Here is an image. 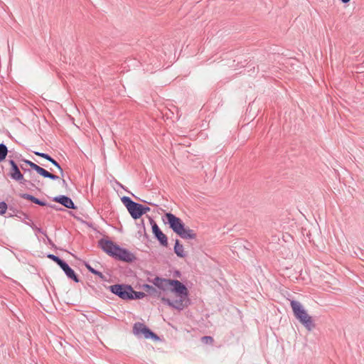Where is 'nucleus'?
<instances>
[{
  "mask_svg": "<svg viewBox=\"0 0 364 364\" xmlns=\"http://www.w3.org/2000/svg\"><path fill=\"white\" fill-rule=\"evenodd\" d=\"M34 154L37 156H39L41 157L46 159V160H47V159H48V156H49L48 154L38 152V151H34Z\"/></svg>",
  "mask_w": 364,
  "mask_h": 364,
  "instance_id": "nucleus-27",
  "label": "nucleus"
},
{
  "mask_svg": "<svg viewBox=\"0 0 364 364\" xmlns=\"http://www.w3.org/2000/svg\"><path fill=\"white\" fill-rule=\"evenodd\" d=\"M165 217L173 231L177 235L181 234V231H182L184 226L182 220L171 213H166Z\"/></svg>",
  "mask_w": 364,
  "mask_h": 364,
  "instance_id": "nucleus-6",
  "label": "nucleus"
},
{
  "mask_svg": "<svg viewBox=\"0 0 364 364\" xmlns=\"http://www.w3.org/2000/svg\"><path fill=\"white\" fill-rule=\"evenodd\" d=\"M150 282L153 283L154 286L159 289L166 291L171 288V291L174 292L178 299L172 301L169 299L162 297L161 301L167 304L168 306L178 309L183 310L188 304V291L186 287L178 280L163 279L159 277H156L152 280H149Z\"/></svg>",
  "mask_w": 364,
  "mask_h": 364,
  "instance_id": "nucleus-1",
  "label": "nucleus"
},
{
  "mask_svg": "<svg viewBox=\"0 0 364 364\" xmlns=\"http://www.w3.org/2000/svg\"><path fill=\"white\" fill-rule=\"evenodd\" d=\"M291 307L294 316L308 331H312L315 328L312 317L308 314L299 301L292 300L291 301Z\"/></svg>",
  "mask_w": 364,
  "mask_h": 364,
  "instance_id": "nucleus-2",
  "label": "nucleus"
},
{
  "mask_svg": "<svg viewBox=\"0 0 364 364\" xmlns=\"http://www.w3.org/2000/svg\"><path fill=\"white\" fill-rule=\"evenodd\" d=\"M21 169H22V170H23L24 171H27V169H26V168L23 167V165H21Z\"/></svg>",
  "mask_w": 364,
  "mask_h": 364,
  "instance_id": "nucleus-34",
  "label": "nucleus"
},
{
  "mask_svg": "<svg viewBox=\"0 0 364 364\" xmlns=\"http://www.w3.org/2000/svg\"><path fill=\"white\" fill-rule=\"evenodd\" d=\"M141 216L150 210V208L149 207L144 206L141 204Z\"/></svg>",
  "mask_w": 364,
  "mask_h": 364,
  "instance_id": "nucleus-28",
  "label": "nucleus"
},
{
  "mask_svg": "<svg viewBox=\"0 0 364 364\" xmlns=\"http://www.w3.org/2000/svg\"><path fill=\"white\" fill-rule=\"evenodd\" d=\"M21 197L23 199H26V200L32 201L34 196H33L30 194H28V193H23V194H21Z\"/></svg>",
  "mask_w": 364,
  "mask_h": 364,
  "instance_id": "nucleus-24",
  "label": "nucleus"
},
{
  "mask_svg": "<svg viewBox=\"0 0 364 364\" xmlns=\"http://www.w3.org/2000/svg\"><path fill=\"white\" fill-rule=\"evenodd\" d=\"M59 170L60 173H63V168H61L60 165L55 161L52 163Z\"/></svg>",
  "mask_w": 364,
  "mask_h": 364,
  "instance_id": "nucleus-29",
  "label": "nucleus"
},
{
  "mask_svg": "<svg viewBox=\"0 0 364 364\" xmlns=\"http://www.w3.org/2000/svg\"><path fill=\"white\" fill-rule=\"evenodd\" d=\"M350 0H341V1L344 4H346L348 2H349Z\"/></svg>",
  "mask_w": 364,
  "mask_h": 364,
  "instance_id": "nucleus-33",
  "label": "nucleus"
},
{
  "mask_svg": "<svg viewBox=\"0 0 364 364\" xmlns=\"http://www.w3.org/2000/svg\"><path fill=\"white\" fill-rule=\"evenodd\" d=\"M63 185L64 186H67V183H66V181H65L63 178Z\"/></svg>",
  "mask_w": 364,
  "mask_h": 364,
  "instance_id": "nucleus-32",
  "label": "nucleus"
},
{
  "mask_svg": "<svg viewBox=\"0 0 364 364\" xmlns=\"http://www.w3.org/2000/svg\"><path fill=\"white\" fill-rule=\"evenodd\" d=\"M173 250L178 257L181 258L186 257V254L184 251L183 246L179 243L178 240H176Z\"/></svg>",
  "mask_w": 364,
  "mask_h": 364,
  "instance_id": "nucleus-14",
  "label": "nucleus"
},
{
  "mask_svg": "<svg viewBox=\"0 0 364 364\" xmlns=\"http://www.w3.org/2000/svg\"><path fill=\"white\" fill-rule=\"evenodd\" d=\"M22 161L24 162L25 164L29 165L32 169H33V166H34V165H36L35 163H33L29 160H27V159H23V160H22Z\"/></svg>",
  "mask_w": 364,
  "mask_h": 364,
  "instance_id": "nucleus-30",
  "label": "nucleus"
},
{
  "mask_svg": "<svg viewBox=\"0 0 364 364\" xmlns=\"http://www.w3.org/2000/svg\"><path fill=\"white\" fill-rule=\"evenodd\" d=\"M49 206H50V208H55V205H50Z\"/></svg>",
  "mask_w": 364,
  "mask_h": 364,
  "instance_id": "nucleus-35",
  "label": "nucleus"
},
{
  "mask_svg": "<svg viewBox=\"0 0 364 364\" xmlns=\"http://www.w3.org/2000/svg\"><path fill=\"white\" fill-rule=\"evenodd\" d=\"M110 291L122 299H130V293H133V289L130 285L114 284L110 286Z\"/></svg>",
  "mask_w": 364,
  "mask_h": 364,
  "instance_id": "nucleus-4",
  "label": "nucleus"
},
{
  "mask_svg": "<svg viewBox=\"0 0 364 364\" xmlns=\"http://www.w3.org/2000/svg\"><path fill=\"white\" fill-rule=\"evenodd\" d=\"M32 202H33V203H36V204H38V205H41V206H46V205H47L46 202H45V201H42V200H41L38 199V198H36V197H33V199Z\"/></svg>",
  "mask_w": 364,
  "mask_h": 364,
  "instance_id": "nucleus-22",
  "label": "nucleus"
},
{
  "mask_svg": "<svg viewBox=\"0 0 364 364\" xmlns=\"http://www.w3.org/2000/svg\"><path fill=\"white\" fill-rule=\"evenodd\" d=\"M152 232L154 235V236L157 238V240L160 242V243L166 247L168 245V239L166 235H164L157 224L156 223H154L152 225Z\"/></svg>",
  "mask_w": 364,
  "mask_h": 364,
  "instance_id": "nucleus-10",
  "label": "nucleus"
},
{
  "mask_svg": "<svg viewBox=\"0 0 364 364\" xmlns=\"http://www.w3.org/2000/svg\"><path fill=\"white\" fill-rule=\"evenodd\" d=\"M60 267L64 271L65 274L67 275L68 278L72 279L75 282H79V279L76 276L75 272L72 268L70 267V266L65 262H63L62 264H60Z\"/></svg>",
  "mask_w": 364,
  "mask_h": 364,
  "instance_id": "nucleus-12",
  "label": "nucleus"
},
{
  "mask_svg": "<svg viewBox=\"0 0 364 364\" xmlns=\"http://www.w3.org/2000/svg\"><path fill=\"white\" fill-rule=\"evenodd\" d=\"M143 289L146 290V291L150 295L153 296H159L160 292L153 286L149 284H144Z\"/></svg>",
  "mask_w": 364,
  "mask_h": 364,
  "instance_id": "nucleus-15",
  "label": "nucleus"
},
{
  "mask_svg": "<svg viewBox=\"0 0 364 364\" xmlns=\"http://www.w3.org/2000/svg\"><path fill=\"white\" fill-rule=\"evenodd\" d=\"M41 176H43L44 178H50L51 180H58L59 178V176L50 173L46 169H44L43 171H42V174Z\"/></svg>",
  "mask_w": 364,
  "mask_h": 364,
  "instance_id": "nucleus-18",
  "label": "nucleus"
},
{
  "mask_svg": "<svg viewBox=\"0 0 364 364\" xmlns=\"http://www.w3.org/2000/svg\"><path fill=\"white\" fill-rule=\"evenodd\" d=\"M8 149L4 144H0V162L4 161L7 155Z\"/></svg>",
  "mask_w": 364,
  "mask_h": 364,
  "instance_id": "nucleus-16",
  "label": "nucleus"
},
{
  "mask_svg": "<svg viewBox=\"0 0 364 364\" xmlns=\"http://www.w3.org/2000/svg\"><path fill=\"white\" fill-rule=\"evenodd\" d=\"M21 197L23 199H26V200L32 201L34 196H33L30 194H28V193H23V194H21Z\"/></svg>",
  "mask_w": 364,
  "mask_h": 364,
  "instance_id": "nucleus-25",
  "label": "nucleus"
},
{
  "mask_svg": "<svg viewBox=\"0 0 364 364\" xmlns=\"http://www.w3.org/2000/svg\"><path fill=\"white\" fill-rule=\"evenodd\" d=\"M9 164L11 165L10 169V177L16 181H18L21 184H26L28 181L23 178V174L21 173L19 168L14 160H10Z\"/></svg>",
  "mask_w": 364,
  "mask_h": 364,
  "instance_id": "nucleus-7",
  "label": "nucleus"
},
{
  "mask_svg": "<svg viewBox=\"0 0 364 364\" xmlns=\"http://www.w3.org/2000/svg\"><path fill=\"white\" fill-rule=\"evenodd\" d=\"M129 296H132L130 299H143L146 294L141 291H135L133 290V293H130Z\"/></svg>",
  "mask_w": 364,
  "mask_h": 364,
  "instance_id": "nucleus-17",
  "label": "nucleus"
},
{
  "mask_svg": "<svg viewBox=\"0 0 364 364\" xmlns=\"http://www.w3.org/2000/svg\"><path fill=\"white\" fill-rule=\"evenodd\" d=\"M55 202L59 203L67 208L75 209V205L72 199L65 196H58L53 198Z\"/></svg>",
  "mask_w": 364,
  "mask_h": 364,
  "instance_id": "nucleus-11",
  "label": "nucleus"
},
{
  "mask_svg": "<svg viewBox=\"0 0 364 364\" xmlns=\"http://www.w3.org/2000/svg\"><path fill=\"white\" fill-rule=\"evenodd\" d=\"M61 178H63L64 177V172L63 171V173H60Z\"/></svg>",
  "mask_w": 364,
  "mask_h": 364,
  "instance_id": "nucleus-36",
  "label": "nucleus"
},
{
  "mask_svg": "<svg viewBox=\"0 0 364 364\" xmlns=\"http://www.w3.org/2000/svg\"><path fill=\"white\" fill-rule=\"evenodd\" d=\"M33 169L35 170L40 175L42 174V171H43V170H44V168H41V166H38L37 164L34 165V166H33Z\"/></svg>",
  "mask_w": 364,
  "mask_h": 364,
  "instance_id": "nucleus-26",
  "label": "nucleus"
},
{
  "mask_svg": "<svg viewBox=\"0 0 364 364\" xmlns=\"http://www.w3.org/2000/svg\"><path fill=\"white\" fill-rule=\"evenodd\" d=\"M7 205L5 202L0 203V215H3L6 212Z\"/></svg>",
  "mask_w": 364,
  "mask_h": 364,
  "instance_id": "nucleus-21",
  "label": "nucleus"
},
{
  "mask_svg": "<svg viewBox=\"0 0 364 364\" xmlns=\"http://www.w3.org/2000/svg\"><path fill=\"white\" fill-rule=\"evenodd\" d=\"M47 160L51 163H53L54 161V159H53L50 155L48 156V159H47Z\"/></svg>",
  "mask_w": 364,
  "mask_h": 364,
  "instance_id": "nucleus-31",
  "label": "nucleus"
},
{
  "mask_svg": "<svg viewBox=\"0 0 364 364\" xmlns=\"http://www.w3.org/2000/svg\"><path fill=\"white\" fill-rule=\"evenodd\" d=\"M99 246L107 253L109 255L113 257L118 245H116L111 240L102 239L99 241Z\"/></svg>",
  "mask_w": 364,
  "mask_h": 364,
  "instance_id": "nucleus-9",
  "label": "nucleus"
},
{
  "mask_svg": "<svg viewBox=\"0 0 364 364\" xmlns=\"http://www.w3.org/2000/svg\"><path fill=\"white\" fill-rule=\"evenodd\" d=\"M202 341L205 343H212L213 342V339L211 336H203Z\"/></svg>",
  "mask_w": 364,
  "mask_h": 364,
  "instance_id": "nucleus-23",
  "label": "nucleus"
},
{
  "mask_svg": "<svg viewBox=\"0 0 364 364\" xmlns=\"http://www.w3.org/2000/svg\"><path fill=\"white\" fill-rule=\"evenodd\" d=\"M178 235L184 239H195L196 237V233L194 231L188 228H185L183 226L182 231H181V234H178Z\"/></svg>",
  "mask_w": 364,
  "mask_h": 364,
  "instance_id": "nucleus-13",
  "label": "nucleus"
},
{
  "mask_svg": "<svg viewBox=\"0 0 364 364\" xmlns=\"http://www.w3.org/2000/svg\"><path fill=\"white\" fill-rule=\"evenodd\" d=\"M122 203L127 208L128 212L134 219H138L141 217V204L134 202L128 196H123L121 198Z\"/></svg>",
  "mask_w": 364,
  "mask_h": 364,
  "instance_id": "nucleus-3",
  "label": "nucleus"
},
{
  "mask_svg": "<svg viewBox=\"0 0 364 364\" xmlns=\"http://www.w3.org/2000/svg\"><path fill=\"white\" fill-rule=\"evenodd\" d=\"M48 257L51 259L53 261L55 262L59 266L60 265V264H62L64 262L60 258H59L58 256H55L52 254L48 255Z\"/></svg>",
  "mask_w": 364,
  "mask_h": 364,
  "instance_id": "nucleus-20",
  "label": "nucleus"
},
{
  "mask_svg": "<svg viewBox=\"0 0 364 364\" xmlns=\"http://www.w3.org/2000/svg\"><path fill=\"white\" fill-rule=\"evenodd\" d=\"M133 333L137 336L143 335L146 338H154V340L159 339V337L154 332L148 328L144 324L139 322L134 323L133 326Z\"/></svg>",
  "mask_w": 364,
  "mask_h": 364,
  "instance_id": "nucleus-5",
  "label": "nucleus"
},
{
  "mask_svg": "<svg viewBox=\"0 0 364 364\" xmlns=\"http://www.w3.org/2000/svg\"><path fill=\"white\" fill-rule=\"evenodd\" d=\"M113 257L124 262H132L134 259L132 253L119 246L117 247Z\"/></svg>",
  "mask_w": 364,
  "mask_h": 364,
  "instance_id": "nucleus-8",
  "label": "nucleus"
},
{
  "mask_svg": "<svg viewBox=\"0 0 364 364\" xmlns=\"http://www.w3.org/2000/svg\"><path fill=\"white\" fill-rule=\"evenodd\" d=\"M87 269L90 272H92V274L98 276L100 278L102 279H105V276L103 275V274L96 269H95L94 268H92L90 264H86L85 265Z\"/></svg>",
  "mask_w": 364,
  "mask_h": 364,
  "instance_id": "nucleus-19",
  "label": "nucleus"
}]
</instances>
